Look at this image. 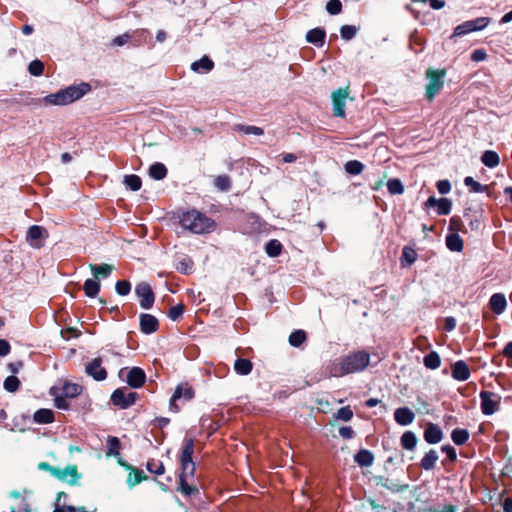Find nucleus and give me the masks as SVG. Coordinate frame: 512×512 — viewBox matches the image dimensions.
<instances>
[{
	"label": "nucleus",
	"mask_w": 512,
	"mask_h": 512,
	"mask_svg": "<svg viewBox=\"0 0 512 512\" xmlns=\"http://www.w3.org/2000/svg\"><path fill=\"white\" fill-rule=\"evenodd\" d=\"M52 394L55 396L54 402H55V406L58 409H62V410H68L69 409V403L67 401L68 397H65L63 394H61V395H56L54 393H52Z\"/></svg>",
	"instance_id": "nucleus-58"
},
{
	"label": "nucleus",
	"mask_w": 512,
	"mask_h": 512,
	"mask_svg": "<svg viewBox=\"0 0 512 512\" xmlns=\"http://www.w3.org/2000/svg\"><path fill=\"white\" fill-rule=\"evenodd\" d=\"M48 237L47 230L39 225H32L26 235V239L33 248H41L43 239Z\"/></svg>",
	"instance_id": "nucleus-11"
},
{
	"label": "nucleus",
	"mask_w": 512,
	"mask_h": 512,
	"mask_svg": "<svg viewBox=\"0 0 512 512\" xmlns=\"http://www.w3.org/2000/svg\"><path fill=\"white\" fill-rule=\"evenodd\" d=\"M167 168L163 163L155 162L149 168V175L155 180H162L167 176Z\"/></svg>",
	"instance_id": "nucleus-31"
},
{
	"label": "nucleus",
	"mask_w": 512,
	"mask_h": 512,
	"mask_svg": "<svg viewBox=\"0 0 512 512\" xmlns=\"http://www.w3.org/2000/svg\"><path fill=\"white\" fill-rule=\"evenodd\" d=\"M253 364L249 359L237 358L234 362V370L238 375L246 376L251 373Z\"/></svg>",
	"instance_id": "nucleus-25"
},
{
	"label": "nucleus",
	"mask_w": 512,
	"mask_h": 512,
	"mask_svg": "<svg viewBox=\"0 0 512 512\" xmlns=\"http://www.w3.org/2000/svg\"><path fill=\"white\" fill-rule=\"evenodd\" d=\"M459 218H450V251L461 252L464 248L463 239L459 236Z\"/></svg>",
	"instance_id": "nucleus-12"
},
{
	"label": "nucleus",
	"mask_w": 512,
	"mask_h": 512,
	"mask_svg": "<svg viewBox=\"0 0 512 512\" xmlns=\"http://www.w3.org/2000/svg\"><path fill=\"white\" fill-rule=\"evenodd\" d=\"M464 184L469 188V191L472 193H483L486 192L488 196H490L489 193V186L483 185L476 180L473 179L471 176H467L464 178Z\"/></svg>",
	"instance_id": "nucleus-27"
},
{
	"label": "nucleus",
	"mask_w": 512,
	"mask_h": 512,
	"mask_svg": "<svg viewBox=\"0 0 512 512\" xmlns=\"http://www.w3.org/2000/svg\"><path fill=\"white\" fill-rule=\"evenodd\" d=\"M451 376L457 381H466L471 375L468 364L463 360H458L451 365Z\"/></svg>",
	"instance_id": "nucleus-17"
},
{
	"label": "nucleus",
	"mask_w": 512,
	"mask_h": 512,
	"mask_svg": "<svg viewBox=\"0 0 512 512\" xmlns=\"http://www.w3.org/2000/svg\"><path fill=\"white\" fill-rule=\"evenodd\" d=\"M193 262L189 258H184L177 264V270L183 274H188L192 270Z\"/></svg>",
	"instance_id": "nucleus-56"
},
{
	"label": "nucleus",
	"mask_w": 512,
	"mask_h": 512,
	"mask_svg": "<svg viewBox=\"0 0 512 512\" xmlns=\"http://www.w3.org/2000/svg\"><path fill=\"white\" fill-rule=\"evenodd\" d=\"M387 189L392 195H398L404 192V186L402 182L397 178L388 180Z\"/></svg>",
	"instance_id": "nucleus-46"
},
{
	"label": "nucleus",
	"mask_w": 512,
	"mask_h": 512,
	"mask_svg": "<svg viewBox=\"0 0 512 512\" xmlns=\"http://www.w3.org/2000/svg\"><path fill=\"white\" fill-rule=\"evenodd\" d=\"M90 90L89 83L81 82L47 95L43 98V101L49 105L64 106L81 99Z\"/></svg>",
	"instance_id": "nucleus-2"
},
{
	"label": "nucleus",
	"mask_w": 512,
	"mask_h": 512,
	"mask_svg": "<svg viewBox=\"0 0 512 512\" xmlns=\"http://www.w3.org/2000/svg\"><path fill=\"white\" fill-rule=\"evenodd\" d=\"M417 443V438L415 434L411 431H406L401 436V445L403 448L407 450H412L415 448Z\"/></svg>",
	"instance_id": "nucleus-39"
},
{
	"label": "nucleus",
	"mask_w": 512,
	"mask_h": 512,
	"mask_svg": "<svg viewBox=\"0 0 512 512\" xmlns=\"http://www.w3.org/2000/svg\"><path fill=\"white\" fill-rule=\"evenodd\" d=\"M176 389H181V399L189 401L194 397V390L188 384L178 385Z\"/></svg>",
	"instance_id": "nucleus-55"
},
{
	"label": "nucleus",
	"mask_w": 512,
	"mask_h": 512,
	"mask_svg": "<svg viewBox=\"0 0 512 512\" xmlns=\"http://www.w3.org/2000/svg\"><path fill=\"white\" fill-rule=\"evenodd\" d=\"M100 287V281L96 279H87L83 285L85 295L89 298L96 297L100 291Z\"/></svg>",
	"instance_id": "nucleus-29"
},
{
	"label": "nucleus",
	"mask_w": 512,
	"mask_h": 512,
	"mask_svg": "<svg viewBox=\"0 0 512 512\" xmlns=\"http://www.w3.org/2000/svg\"><path fill=\"white\" fill-rule=\"evenodd\" d=\"M131 38H132V34L124 33V34H121V35H118L117 37H115L113 39L112 43L115 46H123L126 43H128L129 41H132Z\"/></svg>",
	"instance_id": "nucleus-60"
},
{
	"label": "nucleus",
	"mask_w": 512,
	"mask_h": 512,
	"mask_svg": "<svg viewBox=\"0 0 512 512\" xmlns=\"http://www.w3.org/2000/svg\"><path fill=\"white\" fill-rule=\"evenodd\" d=\"M11 346L5 339H0V356L4 357L10 353Z\"/></svg>",
	"instance_id": "nucleus-64"
},
{
	"label": "nucleus",
	"mask_w": 512,
	"mask_h": 512,
	"mask_svg": "<svg viewBox=\"0 0 512 512\" xmlns=\"http://www.w3.org/2000/svg\"><path fill=\"white\" fill-rule=\"evenodd\" d=\"M123 183L132 191H138L141 188L142 180L138 175L130 174L124 177Z\"/></svg>",
	"instance_id": "nucleus-41"
},
{
	"label": "nucleus",
	"mask_w": 512,
	"mask_h": 512,
	"mask_svg": "<svg viewBox=\"0 0 512 512\" xmlns=\"http://www.w3.org/2000/svg\"><path fill=\"white\" fill-rule=\"evenodd\" d=\"M486 52L483 49H476L471 54V60L474 62H480L486 59Z\"/></svg>",
	"instance_id": "nucleus-63"
},
{
	"label": "nucleus",
	"mask_w": 512,
	"mask_h": 512,
	"mask_svg": "<svg viewBox=\"0 0 512 512\" xmlns=\"http://www.w3.org/2000/svg\"><path fill=\"white\" fill-rule=\"evenodd\" d=\"M446 71L442 70H434L428 69L426 72V76L428 79V83L426 85V99L432 101L434 97L439 93V91L443 88L444 85V77Z\"/></svg>",
	"instance_id": "nucleus-5"
},
{
	"label": "nucleus",
	"mask_w": 512,
	"mask_h": 512,
	"mask_svg": "<svg viewBox=\"0 0 512 512\" xmlns=\"http://www.w3.org/2000/svg\"><path fill=\"white\" fill-rule=\"evenodd\" d=\"M178 490L185 496L191 497L199 494V489L194 485H189L187 478H179Z\"/></svg>",
	"instance_id": "nucleus-36"
},
{
	"label": "nucleus",
	"mask_w": 512,
	"mask_h": 512,
	"mask_svg": "<svg viewBox=\"0 0 512 512\" xmlns=\"http://www.w3.org/2000/svg\"><path fill=\"white\" fill-rule=\"evenodd\" d=\"M138 398L136 392H127L126 388H118L111 395V402L120 409H127L135 404Z\"/></svg>",
	"instance_id": "nucleus-6"
},
{
	"label": "nucleus",
	"mask_w": 512,
	"mask_h": 512,
	"mask_svg": "<svg viewBox=\"0 0 512 512\" xmlns=\"http://www.w3.org/2000/svg\"><path fill=\"white\" fill-rule=\"evenodd\" d=\"M507 306L506 297L502 293H495L490 297L489 307L497 315L502 314Z\"/></svg>",
	"instance_id": "nucleus-20"
},
{
	"label": "nucleus",
	"mask_w": 512,
	"mask_h": 512,
	"mask_svg": "<svg viewBox=\"0 0 512 512\" xmlns=\"http://www.w3.org/2000/svg\"><path fill=\"white\" fill-rule=\"evenodd\" d=\"M424 365L430 369H436L440 365V358L437 353L430 352L424 357Z\"/></svg>",
	"instance_id": "nucleus-49"
},
{
	"label": "nucleus",
	"mask_w": 512,
	"mask_h": 512,
	"mask_svg": "<svg viewBox=\"0 0 512 512\" xmlns=\"http://www.w3.org/2000/svg\"><path fill=\"white\" fill-rule=\"evenodd\" d=\"M306 338L304 330H295L289 336V344L293 347H300L306 341Z\"/></svg>",
	"instance_id": "nucleus-40"
},
{
	"label": "nucleus",
	"mask_w": 512,
	"mask_h": 512,
	"mask_svg": "<svg viewBox=\"0 0 512 512\" xmlns=\"http://www.w3.org/2000/svg\"><path fill=\"white\" fill-rule=\"evenodd\" d=\"M354 460L360 467H369L373 464L374 456L369 450L361 449L354 456Z\"/></svg>",
	"instance_id": "nucleus-26"
},
{
	"label": "nucleus",
	"mask_w": 512,
	"mask_h": 512,
	"mask_svg": "<svg viewBox=\"0 0 512 512\" xmlns=\"http://www.w3.org/2000/svg\"><path fill=\"white\" fill-rule=\"evenodd\" d=\"M184 312V307L183 305H176V306H172L170 309H169V312H168V317L175 321L177 320Z\"/></svg>",
	"instance_id": "nucleus-59"
},
{
	"label": "nucleus",
	"mask_w": 512,
	"mask_h": 512,
	"mask_svg": "<svg viewBox=\"0 0 512 512\" xmlns=\"http://www.w3.org/2000/svg\"><path fill=\"white\" fill-rule=\"evenodd\" d=\"M450 436L456 445H463L468 441L470 434L467 429L456 428L451 432Z\"/></svg>",
	"instance_id": "nucleus-35"
},
{
	"label": "nucleus",
	"mask_w": 512,
	"mask_h": 512,
	"mask_svg": "<svg viewBox=\"0 0 512 512\" xmlns=\"http://www.w3.org/2000/svg\"><path fill=\"white\" fill-rule=\"evenodd\" d=\"M348 97L346 89H338L332 93L333 115L336 117H345V101Z\"/></svg>",
	"instance_id": "nucleus-14"
},
{
	"label": "nucleus",
	"mask_w": 512,
	"mask_h": 512,
	"mask_svg": "<svg viewBox=\"0 0 512 512\" xmlns=\"http://www.w3.org/2000/svg\"><path fill=\"white\" fill-rule=\"evenodd\" d=\"M3 387L10 393L16 392L20 387V380L15 375L8 376L4 380Z\"/></svg>",
	"instance_id": "nucleus-45"
},
{
	"label": "nucleus",
	"mask_w": 512,
	"mask_h": 512,
	"mask_svg": "<svg viewBox=\"0 0 512 512\" xmlns=\"http://www.w3.org/2000/svg\"><path fill=\"white\" fill-rule=\"evenodd\" d=\"M358 28L354 25H343L340 29L341 37L348 41L356 36Z\"/></svg>",
	"instance_id": "nucleus-50"
},
{
	"label": "nucleus",
	"mask_w": 512,
	"mask_h": 512,
	"mask_svg": "<svg viewBox=\"0 0 512 512\" xmlns=\"http://www.w3.org/2000/svg\"><path fill=\"white\" fill-rule=\"evenodd\" d=\"M417 256L418 254L415 249L409 246H404L400 258L401 265L403 267L411 266L417 260Z\"/></svg>",
	"instance_id": "nucleus-28"
},
{
	"label": "nucleus",
	"mask_w": 512,
	"mask_h": 512,
	"mask_svg": "<svg viewBox=\"0 0 512 512\" xmlns=\"http://www.w3.org/2000/svg\"><path fill=\"white\" fill-rule=\"evenodd\" d=\"M282 250V244L276 239H271L265 246V251L270 257H277Z\"/></svg>",
	"instance_id": "nucleus-42"
},
{
	"label": "nucleus",
	"mask_w": 512,
	"mask_h": 512,
	"mask_svg": "<svg viewBox=\"0 0 512 512\" xmlns=\"http://www.w3.org/2000/svg\"><path fill=\"white\" fill-rule=\"evenodd\" d=\"M213 68L214 62L206 55L191 64V70L199 74L208 73Z\"/></svg>",
	"instance_id": "nucleus-22"
},
{
	"label": "nucleus",
	"mask_w": 512,
	"mask_h": 512,
	"mask_svg": "<svg viewBox=\"0 0 512 512\" xmlns=\"http://www.w3.org/2000/svg\"><path fill=\"white\" fill-rule=\"evenodd\" d=\"M481 161L485 166L494 168L499 165L500 159L496 152L487 150L482 154Z\"/></svg>",
	"instance_id": "nucleus-34"
},
{
	"label": "nucleus",
	"mask_w": 512,
	"mask_h": 512,
	"mask_svg": "<svg viewBox=\"0 0 512 512\" xmlns=\"http://www.w3.org/2000/svg\"><path fill=\"white\" fill-rule=\"evenodd\" d=\"M214 184L221 191H228L231 187V181L227 175L217 176Z\"/></svg>",
	"instance_id": "nucleus-52"
},
{
	"label": "nucleus",
	"mask_w": 512,
	"mask_h": 512,
	"mask_svg": "<svg viewBox=\"0 0 512 512\" xmlns=\"http://www.w3.org/2000/svg\"><path fill=\"white\" fill-rule=\"evenodd\" d=\"M326 10L331 15H337L342 10V4L340 0H329L326 5Z\"/></svg>",
	"instance_id": "nucleus-54"
},
{
	"label": "nucleus",
	"mask_w": 512,
	"mask_h": 512,
	"mask_svg": "<svg viewBox=\"0 0 512 512\" xmlns=\"http://www.w3.org/2000/svg\"><path fill=\"white\" fill-rule=\"evenodd\" d=\"M232 129L234 131L243 133L245 135H256L261 136L264 134V130L261 127L258 126H252V125H244V124H235Z\"/></svg>",
	"instance_id": "nucleus-33"
},
{
	"label": "nucleus",
	"mask_w": 512,
	"mask_h": 512,
	"mask_svg": "<svg viewBox=\"0 0 512 512\" xmlns=\"http://www.w3.org/2000/svg\"><path fill=\"white\" fill-rule=\"evenodd\" d=\"M132 42L135 46L147 43L151 39V33L148 30L141 29L132 33Z\"/></svg>",
	"instance_id": "nucleus-37"
},
{
	"label": "nucleus",
	"mask_w": 512,
	"mask_h": 512,
	"mask_svg": "<svg viewBox=\"0 0 512 512\" xmlns=\"http://www.w3.org/2000/svg\"><path fill=\"white\" fill-rule=\"evenodd\" d=\"M100 357L92 359L85 366V372L96 381H103L107 378V371L102 367Z\"/></svg>",
	"instance_id": "nucleus-15"
},
{
	"label": "nucleus",
	"mask_w": 512,
	"mask_h": 512,
	"mask_svg": "<svg viewBox=\"0 0 512 512\" xmlns=\"http://www.w3.org/2000/svg\"><path fill=\"white\" fill-rule=\"evenodd\" d=\"M353 417V411L349 406L341 407L336 414V418L343 420V421H349Z\"/></svg>",
	"instance_id": "nucleus-57"
},
{
	"label": "nucleus",
	"mask_w": 512,
	"mask_h": 512,
	"mask_svg": "<svg viewBox=\"0 0 512 512\" xmlns=\"http://www.w3.org/2000/svg\"><path fill=\"white\" fill-rule=\"evenodd\" d=\"M424 438L430 444H436L442 439V431L435 424H428L424 431Z\"/></svg>",
	"instance_id": "nucleus-23"
},
{
	"label": "nucleus",
	"mask_w": 512,
	"mask_h": 512,
	"mask_svg": "<svg viewBox=\"0 0 512 512\" xmlns=\"http://www.w3.org/2000/svg\"><path fill=\"white\" fill-rule=\"evenodd\" d=\"M326 32L323 28H314L307 32L306 40L307 42L317 46L322 47L325 43Z\"/></svg>",
	"instance_id": "nucleus-21"
},
{
	"label": "nucleus",
	"mask_w": 512,
	"mask_h": 512,
	"mask_svg": "<svg viewBox=\"0 0 512 512\" xmlns=\"http://www.w3.org/2000/svg\"><path fill=\"white\" fill-rule=\"evenodd\" d=\"M33 419L39 424H48L54 421V413L50 409H39L34 413Z\"/></svg>",
	"instance_id": "nucleus-30"
},
{
	"label": "nucleus",
	"mask_w": 512,
	"mask_h": 512,
	"mask_svg": "<svg viewBox=\"0 0 512 512\" xmlns=\"http://www.w3.org/2000/svg\"><path fill=\"white\" fill-rule=\"evenodd\" d=\"M194 453V440L192 438H185L180 455L181 473L179 478L193 477L195 473V463L192 456Z\"/></svg>",
	"instance_id": "nucleus-4"
},
{
	"label": "nucleus",
	"mask_w": 512,
	"mask_h": 512,
	"mask_svg": "<svg viewBox=\"0 0 512 512\" xmlns=\"http://www.w3.org/2000/svg\"><path fill=\"white\" fill-rule=\"evenodd\" d=\"M344 169L348 174L359 175L364 170V165L358 160H350L345 163Z\"/></svg>",
	"instance_id": "nucleus-43"
},
{
	"label": "nucleus",
	"mask_w": 512,
	"mask_h": 512,
	"mask_svg": "<svg viewBox=\"0 0 512 512\" xmlns=\"http://www.w3.org/2000/svg\"><path fill=\"white\" fill-rule=\"evenodd\" d=\"M147 470L156 475H162L165 472L164 464L160 460L151 459L146 464Z\"/></svg>",
	"instance_id": "nucleus-44"
},
{
	"label": "nucleus",
	"mask_w": 512,
	"mask_h": 512,
	"mask_svg": "<svg viewBox=\"0 0 512 512\" xmlns=\"http://www.w3.org/2000/svg\"><path fill=\"white\" fill-rule=\"evenodd\" d=\"M90 269L94 278L98 280L99 278H108L113 271V266L106 263L100 265L90 264Z\"/></svg>",
	"instance_id": "nucleus-24"
},
{
	"label": "nucleus",
	"mask_w": 512,
	"mask_h": 512,
	"mask_svg": "<svg viewBox=\"0 0 512 512\" xmlns=\"http://www.w3.org/2000/svg\"><path fill=\"white\" fill-rule=\"evenodd\" d=\"M82 386L76 383L65 382L61 388L62 394L68 398H75L82 392Z\"/></svg>",
	"instance_id": "nucleus-32"
},
{
	"label": "nucleus",
	"mask_w": 512,
	"mask_h": 512,
	"mask_svg": "<svg viewBox=\"0 0 512 512\" xmlns=\"http://www.w3.org/2000/svg\"><path fill=\"white\" fill-rule=\"evenodd\" d=\"M425 210H433L437 215L448 214V199L440 198L437 199L435 196H430L424 203Z\"/></svg>",
	"instance_id": "nucleus-16"
},
{
	"label": "nucleus",
	"mask_w": 512,
	"mask_h": 512,
	"mask_svg": "<svg viewBox=\"0 0 512 512\" xmlns=\"http://www.w3.org/2000/svg\"><path fill=\"white\" fill-rule=\"evenodd\" d=\"M28 71L33 76H40L44 71V64L42 61L35 59L30 62L28 66Z\"/></svg>",
	"instance_id": "nucleus-51"
},
{
	"label": "nucleus",
	"mask_w": 512,
	"mask_h": 512,
	"mask_svg": "<svg viewBox=\"0 0 512 512\" xmlns=\"http://www.w3.org/2000/svg\"><path fill=\"white\" fill-rule=\"evenodd\" d=\"M126 372L127 384L132 388H140L146 381V374L143 369L133 367L131 369L123 368L119 372V376L123 377Z\"/></svg>",
	"instance_id": "nucleus-10"
},
{
	"label": "nucleus",
	"mask_w": 512,
	"mask_h": 512,
	"mask_svg": "<svg viewBox=\"0 0 512 512\" xmlns=\"http://www.w3.org/2000/svg\"><path fill=\"white\" fill-rule=\"evenodd\" d=\"M146 477L142 470L133 469V473H130L127 479V483L129 486L133 487L139 483H141Z\"/></svg>",
	"instance_id": "nucleus-48"
},
{
	"label": "nucleus",
	"mask_w": 512,
	"mask_h": 512,
	"mask_svg": "<svg viewBox=\"0 0 512 512\" xmlns=\"http://www.w3.org/2000/svg\"><path fill=\"white\" fill-rule=\"evenodd\" d=\"M181 399V389H175L169 403V408L173 412H178L179 407L176 402Z\"/></svg>",
	"instance_id": "nucleus-61"
},
{
	"label": "nucleus",
	"mask_w": 512,
	"mask_h": 512,
	"mask_svg": "<svg viewBox=\"0 0 512 512\" xmlns=\"http://www.w3.org/2000/svg\"><path fill=\"white\" fill-rule=\"evenodd\" d=\"M135 294L139 298V304L143 309L152 308L155 295L151 286L147 282H140L135 287Z\"/></svg>",
	"instance_id": "nucleus-8"
},
{
	"label": "nucleus",
	"mask_w": 512,
	"mask_h": 512,
	"mask_svg": "<svg viewBox=\"0 0 512 512\" xmlns=\"http://www.w3.org/2000/svg\"><path fill=\"white\" fill-rule=\"evenodd\" d=\"M491 19L488 17H479L473 20L465 21L458 25L454 30V36H462L471 32L481 31L490 23Z\"/></svg>",
	"instance_id": "nucleus-7"
},
{
	"label": "nucleus",
	"mask_w": 512,
	"mask_h": 512,
	"mask_svg": "<svg viewBox=\"0 0 512 512\" xmlns=\"http://www.w3.org/2000/svg\"><path fill=\"white\" fill-rule=\"evenodd\" d=\"M480 399L483 414L491 415L498 410L501 399L498 394L490 391H481Z\"/></svg>",
	"instance_id": "nucleus-9"
},
{
	"label": "nucleus",
	"mask_w": 512,
	"mask_h": 512,
	"mask_svg": "<svg viewBox=\"0 0 512 512\" xmlns=\"http://www.w3.org/2000/svg\"><path fill=\"white\" fill-rule=\"evenodd\" d=\"M81 475L78 473L76 465H68L67 467L61 469L57 468L55 478L62 482H66L70 485L78 484Z\"/></svg>",
	"instance_id": "nucleus-13"
},
{
	"label": "nucleus",
	"mask_w": 512,
	"mask_h": 512,
	"mask_svg": "<svg viewBox=\"0 0 512 512\" xmlns=\"http://www.w3.org/2000/svg\"><path fill=\"white\" fill-rule=\"evenodd\" d=\"M159 328V322L157 318L151 314L142 313L140 314V330L144 334H152Z\"/></svg>",
	"instance_id": "nucleus-18"
},
{
	"label": "nucleus",
	"mask_w": 512,
	"mask_h": 512,
	"mask_svg": "<svg viewBox=\"0 0 512 512\" xmlns=\"http://www.w3.org/2000/svg\"><path fill=\"white\" fill-rule=\"evenodd\" d=\"M415 415L408 407H400L394 412V419L396 423L402 426H407L413 422Z\"/></svg>",
	"instance_id": "nucleus-19"
},
{
	"label": "nucleus",
	"mask_w": 512,
	"mask_h": 512,
	"mask_svg": "<svg viewBox=\"0 0 512 512\" xmlns=\"http://www.w3.org/2000/svg\"><path fill=\"white\" fill-rule=\"evenodd\" d=\"M120 445V440L117 437L109 436L107 439V455H119Z\"/></svg>",
	"instance_id": "nucleus-47"
},
{
	"label": "nucleus",
	"mask_w": 512,
	"mask_h": 512,
	"mask_svg": "<svg viewBox=\"0 0 512 512\" xmlns=\"http://www.w3.org/2000/svg\"><path fill=\"white\" fill-rule=\"evenodd\" d=\"M438 459V454L435 450L431 449L429 452L425 454V456L421 460V467L425 470H430L434 467L436 461Z\"/></svg>",
	"instance_id": "nucleus-38"
},
{
	"label": "nucleus",
	"mask_w": 512,
	"mask_h": 512,
	"mask_svg": "<svg viewBox=\"0 0 512 512\" xmlns=\"http://www.w3.org/2000/svg\"><path fill=\"white\" fill-rule=\"evenodd\" d=\"M369 363L370 354L364 350H359L334 360L328 369L331 376L342 377L365 370Z\"/></svg>",
	"instance_id": "nucleus-1"
},
{
	"label": "nucleus",
	"mask_w": 512,
	"mask_h": 512,
	"mask_svg": "<svg viewBox=\"0 0 512 512\" xmlns=\"http://www.w3.org/2000/svg\"><path fill=\"white\" fill-rule=\"evenodd\" d=\"M339 435L343 439H352L355 436V431L350 426H344L339 429Z\"/></svg>",
	"instance_id": "nucleus-62"
},
{
	"label": "nucleus",
	"mask_w": 512,
	"mask_h": 512,
	"mask_svg": "<svg viewBox=\"0 0 512 512\" xmlns=\"http://www.w3.org/2000/svg\"><path fill=\"white\" fill-rule=\"evenodd\" d=\"M115 290L120 296H126L131 291V284L127 280H120L116 282Z\"/></svg>",
	"instance_id": "nucleus-53"
},
{
	"label": "nucleus",
	"mask_w": 512,
	"mask_h": 512,
	"mask_svg": "<svg viewBox=\"0 0 512 512\" xmlns=\"http://www.w3.org/2000/svg\"><path fill=\"white\" fill-rule=\"evenodd\" d=\"M180 225L194 234L210 233L215 229L213 219L197 210L183 212L179 217Z\"/></svg>",
	"instance_id": "nucleus-3"
}]
</instances>
